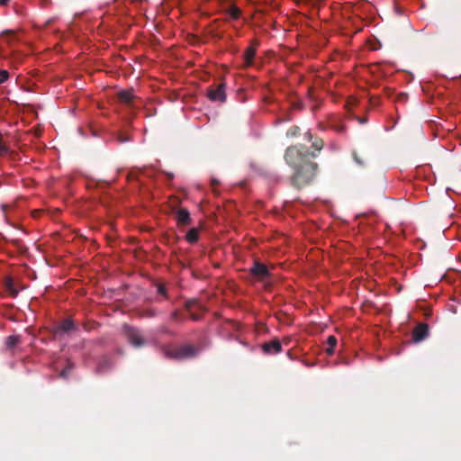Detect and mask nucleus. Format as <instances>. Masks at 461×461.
<instances>
[{
  "label": "nucleus",
  "instance_id": "f257e3e1",
  "mask_svg": "<svg viewBox=\"0 0 461 461\" xmlns=\"http://www.w3.org/2000/svg\"><path fill=\"white\" fill-rule=\"evenodd\" d=\"M311 142H312L311 149L313 151H310L303 144L291 146L285 151V161L294 169L290 183L297 190L311 184L316 176L317 164L310 161L309 158H317V154L322 149L323 141L320 138H315Z\"/></svg>",
  "mask_w": 461,
  "mask_h": 461
},
{
  "label": "nucleus",
  "instance_id": "f03ea898",
  "mask_svg": "<svg viewBox=\"0 0 461 461\" xmlns=\"http://www.w3.org/2000/svg\"><path fill=\"white\" fill-rule=\"evenodd\" d=\"M198 348L190 344H185L178 348L167 347L164 348V354L167 357L176 360L194 358L198 355Z\"/></svg>",
  "mask_w": 461,
  "mask_h": 461
},
{
  "label": "nucleus",
  "instance_id": "7ed1b4c3",
  "mask_svg": "<svg viewBox=\"0 0 461 461\" xmlns=\"http://www.w3.org/2000/svg\"><path fill=\"white\" fill-rule=\"evenodd\" d=\"M226 83L222 82L215 86L207 88V97L212 102L223 103L226 101Z\"/></svg>",
  "mask_w": 461,
  "mask_h": 461
},
{
  "label": "nucleus",
  "instance_id": "20e7f679",
  "mask_svg": "<svg viewBox=\"0 0 461 461\" xmlns=\"http://www.w3.org/2000/svg\"><path fill=\"white\" fill-rule=\"evenodd\" d=\"M125 335H127L128 341L133 347L140 348L145 345V340L142 338L140 330L131 326H124Z\"/></svg>",
  "mask_w": 461,
  "mask_h": 461
},
{
  "label": "nucleus",
  "instance_id": "39448f33",
  "mask_svg": "<svg viewBox=\"0 0 461 461\" xmlns=\"http://www.w3.org/2000/svg\"><path fill=\"white\" fill-rule=\"evenodd\" d=\"M250 274L255 276V278L260 280H264L269 276V271L267 266L258 261H255L254 265H252Z\"/></svg>",
  "mask_w": 461,
  "mask_h": 461
},
{
  "label": "nucleus",
  "instance_id": "423d86ee",
  "mask_svg": "<svg viewBox=\"0 0 461 461\" xmlns=\"http://www.w3.org/2000/svg\"><path fill=\"white\" fill-rule=\"evenodd\" d=\"M117 99H119V102L126 105L128 108H133L137 97L134 96L131 89H128L117 93Z\"/></svg>",
  "mask_w": 461,
  "mask_h": 461
},
{
  "label": "nucleus",
  "instance_id": "0eeeda50",
  "mask_svg": "<svg viewBox=\"0 0 461 461\" xmlns=\"http://www.w3.org/2000/svg\"><path fill=\"white\" fill-rule=\"evenodd\" d=\"M262 351L267 355H276L281 352V344L277 339L262 344Z\"/></svg>",
  "mask_w": 461,
  "mask_h": 461
},
{
  "label": "nucleus",
  "instance_id": "6e6552de",
  "mask_svg": "<svg viewBox=\"0 0 461 461\" xmlns=\"http://www.w3.org/2000/svg\"><path fill=\"white\" fill-rule=\"evenodd\" d=\"M411 335H413V340L416 342L423 340L429 335V326L423 322L420 323L414 328Z\"/></svg>",
  "mask_w": 461,
  "mask_h": 461
},
{
  "label": "nucleus",
  "instance_id": "1a4fd4ad",
  "mask_svg": "<svg viewBox=\"0 0 461 461\" xmlns=\"http://www.w3.org/2000/svg\"><path fill=\"white\" fill-rule=\"evenodd\" d=\"M176 223L181 226H186L190 224V213L187 209L180 208L176 212Z\"/></svg>",
  "mask_w": 461,
  "mask_h": 461
},
{
  "label": "nucleus",
  "instance_id": "9d476101",
  "mask_svg": "<svg viewBox=\"0 0 461 461\" xmlns=\"http://www.w3.org/2000/svg\"><path fill=\"white\" fill-rule=\"evenodd\" d=\"M75 329L72 320L65 319L61 321L60 324L56 326L55 334L59 335L61 333H68Z\"/></svg>",
  "mask_w": 461,
  "mask_h": 461
},
{
  "label": "nucleus",
  "instance_id": "9b49d317",
  "mask_svg": "<svg viewBox=\"0 0 461 461\" xmlns=\"http://www.w3.org/2000/svg\"><path fill=\"white\" fill-rule=\"evenodd\" d=\"M255 48L248 47L246 49L245 53H243V60H245L246 67H249L252 65L253 58L255 57Z\"/></svg>",
  "mask_w": 461,
  "mask_h": 461
},
{
  "label": "nucleus",
  "instance_id": "f8f14e48",
  "mask_svg": "<svg viewBox=\"0 0 461 461\" xmlns=\"http://www.w3.org/2000/svg\"><path fill=\"white\" fill-rule=\"evenodd\" d=\"M185 239H186V241L190 244L197 242L199 239L198 230L195 228L190 229L189 231H187L186 237H185Z\"/></svg>",
  "mask_w": 461,
  "mask_h": 461
},
{
  "label": "nucleus",
  "instance_id": "ddd939ff",
  "mask_svg": "<svg viewBox=\"0 0 461 461\" xmlns=\"http://www.w3.org/2000/svg\"><path fill=\"white\" fill-rule=\"evenodd\" d=\"M336 344H337L336 338L334 336H328V339H327L328 348H326V352H327L328 356H330L333 354L334 348L336 347Z\"/></svg>",
  "mask_w": 461,
  "mask_h": 461
},
{
  "label": "nucleus",
  "instance_id": "4468645a",
  "mask_svg": "<svg viewBox=\"0 0 461 461\" xmlns=\"http://www.w3.org/2000/svg\"><path fill=\"white\" fill-rule=\"evenodd\" d=\"M20 343V337L18 336H9L7 339H5V347L7 348L12 349L13 348L16 347Z\"/></svg>",
  "mask_w": 461,
  "mask_h": 461
},
{
  "label": "nucleus",
  "instance_id": "2eb2a0df",
  "mask_svg": "<svg viewBox=\"0 0 461 461\" xmlns=\"http://www.w3.org/2000/svg\"><path fill=\"white\" fill-rule=\"evenodd\" d=\"M5 286L7 291L13 295V297H15L17 295V290L14 287V281L11 279V277H5Z\"/></svg>",
  "mask_w": 461,
  "mask_h": 461
},
{
  "label": "nucleus",
  "instance_id": "dca6fc26",
  "mask_svg": "<svg viewBox=\"0 0 461 461\" xmlns=\"http://www.w3.org/2000/svg\"><path fill=\"white\" fill-rule=\"evenodd\" d=\"M227 14H229L231 19H239V17H240V9L232 5L230 6L229 10H227Z\"/></svg>",
  "mask_w": 461,
  "mask_h": 461
},
{
  "label": "nucleus",
  "instance_id": "f3484780",
  "mask_svg": "<svg viewBox=\"0 0 461 461\" xmlns=\"http://www.w3.org/2000/svg\"><path fill=\"white\" fill-rule=\"evenodd\" d=\"M300 135V127L295 125V126H291L290 129H288L287 132H285V136H287L288 138H295V137H299Z\"/></svg>",
  "mask_w": 461,
  "mask_h": 461
},
{
  "label": "nucleus",
  "instance_id": "a211bd4d",
  "mask_svg": "<svg viewBox=\"0 0 461 461\" xmlns=\"http://www.w3.org/2000/svg\"><path fill=\"white\" fill-rule=\"evenodd\" d=\"M352 156L353 159H355L356 164L359 166H365V164H366V157H360L358 153H357L356 151H353Z\"/></svg>",
  "mask_w": 461,
  "mask_h": 461
},
{
  "label": "nucleus",
  "instance_id": "6ab92c4d",
  "mask_svg": "<svg viewBox=\"0 0 461 461\" xmlns=\"http://www.w3.org/2000/svg\"><path fill=\"white\" fill-rule=\"evenodd\" d=\"M131 140V137L128 134H125L123 132H120L117 134V141L119 143H126Z\"/></svg>",
  "mask_w": 461,
  "mask_h": 461
},
{
  "label": "nucleus",
  "instance_id": "aec40b11",
  "mask_svg": "<svg viewBox=\"0 0 461 461\" xmlns=\"http://www.w3.org/2000/svg\"><path fill=\"white\" fill-rule=\"evenodd\" d=\"M8 77H10L8 71L0 69V85L4 84L8 79Z\"/></svg>",
  "mask_w": 461,
  "mask_h": 461
},
{
  "label": "nucleus",
  "instance_id": "412c9836",
  "mask_svg": "<svg viewBox=\"0 0 461 461\" xmlns=\"http://www.w3.org/2000/svg\"><path fill=\"white\" fill-rule=\"evenodd\" d=\"M156 314H157V312L154 309H148V310H144V312H142V316L145 318H152V317L156 316Z\"/></svg>",
  "mask_w": 461,
  "mask_h": 461
},
{
  "label": "nucleus",
  "instance_id": "4be33fe9",
  "mask_svg": "<svg viewBox=\"0 0 461 461\" xmlns=\"http://www.w3.org/2000/svg\"><path fill=\"white\" fill-rule=\"evenodd\" d=\"M170 319H172L173 321H177L181 320V312L176 310L173 312L172 315H170Z\"/></svg>",
  "mask_w": 461,
  "mask_h": 461
},
{
  "label": "nucleus",
  "instance_id": "5701e85b",
  "mask_svg": "<svg viewBox=\"0 0 461 461\" xmlns=\"http://www.w3.org/2000/svg\"><path fill=\"white\" fill-rule=\"evenodd\" d=\"M8 150L5 143L3 142L2 134L0 133V152L5 153Z\"/></svg>",
  "mask_w": 461,
  "mask_h": 461
},
{
  "label": "nucleus",
  "instance_id": "b1692460",
  "mask_svg": "<svg viewBox=\"0 0 461 461\" xmlns=\"http://www.w3.org/2000/svg\"><path fill=\"white\" fill-rule=\"evenodd\" d=\"M157 293L166 296V288L162 285H157Z\"/></svg>",
  "mask_w": 461,
  "mask_h": 461
},
{
  "label": "nucleus",
  "instance_id": "393cba45",
  "mask_svg": "<svg viewBox=\"0 0 461 461\" xmlns=\"http://www.w3.org/2000/svg\"><path fill=\"white\" fill-rule=\"evenodd\" d=\"M315 138L316 137H313V135L310 131H307L304 134V139L307 141H312V140H314Z\"/></svg>",
  "mask_w": 461,
  "mask_h": 461
},
{
  "label": "nucleus",
  "instance_id": "a878e982",
  "mask_svg": "<svg viewBox=\"0 0 461 461\" xmlns=\"http://www.w3.org/2000/svg\"><path fill=\"white\" fill-rule=\"evenodd\" d=\"M194 304H195L194 301H188L186 302V304H185V307H186L187 311H189Z\"/></svg>",
  "mask_w": 461,
  "mask_h": 461
},
{
  "label": "nucleus",
  "instance_id": "bb28decb",
  "mask_svg": "<svg viewBox=\"0 0 461 461\" xmlns=\"http://www.w3.org/2000/svg\"><path fill=\"white\" fill-rule=\"evenodd\" d=\"M107 366H109V361H107V359L104 358V360H103L102 365H100V366H99V370H101L102 368H104V367H105Z\"/></svg>",
  "mask_w": 461,
  "mask_h": 461
},
{
  "label": "nucleus",
  "instance_id": "cd10ccee",
  "mask_svg": "<svg viewBox=\"0 0 461 461\" xmlns=\"http://www.w3.org/2000/svg\"><path fill=\"white\" fill-rule=\"evenodd\" d=\"M190 319H192L194 321H199V315L197 313H192V314H190Z\"/></svg>",
  "mask_w": 461,
  "mask_h": 461
},
{
  "label": "nucleus",
  "instance_id": "c85d7f7f",
  "mask_svg": "<svg viewBox=\"0 0 461 461\" xmlns=\"http://www.w3.org/2000/svg\"><path fill=\"white\" fill-rule=\"evenodd\" d=\"M68 375V370L67 369H63L61 370V373H60V377H64L66 378Z\"/></svg>",
  "mask_w": 461,
  "mask_h": 461
},
{
  "label": "nucleus",
  "instance_id": "c756f323",
  "mask_svg": "<svg viewBox=\"0 0 461 461\" xmlns=\"http://www.w3.org/2000/svg\"><path fill=\"white\" fill-rule=\"evenodd\" d=\"M8 3V0H0L1 5H5Z\"/></svg>",
  "mask_w": 461,
  "mask_h": 461
},
{
  "label": "nucleus",
  "instance_id": "7c9ffc66",
  "mask_svg": "<svg viewBox=\"0 0 461 461\" xmlns=\"http://www.w3.org/2000/svg\"><path fill=\"white\" fill-rule=\"evenodd\" d=\"M218 185V180H216V179H212V186H214V185Z\"/></svg>",
  "mask_w": 461,
  "mask_h": 461
},
{
  "label": "nucleus",
  "instance_id": "2f4dec72",
  "mask_svg": "<svg viewBox=\"0 0 461 461\" xmlns=\"http://www.w3.org/2000/svg\"><path fill=\"white\" fill-rule=\"evenodd\" d=\"M14 32H10V31H5L4 32V35H7V34H13Z\"/></svg>",
  "mask_w": 461,
  "mask_h": 461
},
{
  "label": "nucleus",
  "instance_id": "473e14b6",
  "mask_svg": "<svg viewBox=\"0 0 461 461\" xmlns=\"http://www.w3.org/2000/svg\"><path fill=\"white\" fill-rule=\"evenodd\" d=\"M360 122L364 123L365 122V119H360Z\"/></svg>",
  "mask_w": 461,
  "mask_h": 461
},
{
  "label": "nucleus",
  "instance_id": "72a5a7b5",
  "mask_svg": "<svg viewBox=\"0 0 461 461\" xmlns=\"http://www.w3.org/2000/svg\"><path fill=\"white\" fill-rule=\"evenodd\" d=\"M220 2H230V0H220Z\"/></svg>",
  "mask_w": 461,
  "mask_h": 461
}]
</instances>
